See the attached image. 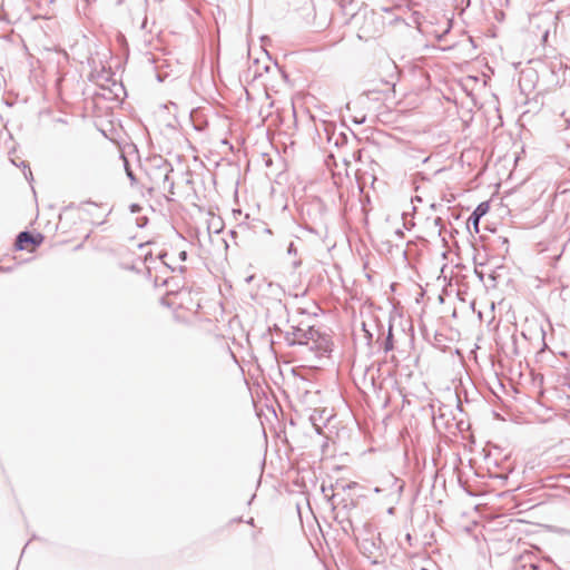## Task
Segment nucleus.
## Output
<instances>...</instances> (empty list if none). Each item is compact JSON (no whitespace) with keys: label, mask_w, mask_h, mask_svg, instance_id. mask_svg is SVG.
Wrapping results in <instances>:
<instances>
[{"label":"nucleus","mask_w":570,"mask_h":570,"mask_svg":"<svg viewBox=\"0 0 570 570\" xmlns=\"http://www.w3.org/2000/svg\"><path fill=\"white\" fill-rule=\"evenodd\" d=\"M239 523H240V521H233V522H230V523H229V531H230V532H235V531H234V527H235V525H238Z\"/></svg>","instance_id":"9"},{"label":"nucleus","mask_w":570,"mask_h":570,"mask_svg":"<svg viewBox=\"0 0 570 570\" xmlns=\"http://www.w3.org/2000/svg\"><path fill=\"white\" fill-rule=\"evenodd\" d=\"M171 254H177L179 256L180 262H184L186 259L185 250H176L171 248Z\"/></svg>","instance_id":"7"},{"label":"nucleus","mask_w":570,"mask_h":570,"mask_svg":"<svg viewBox=\"0 0 570 570\" xmlns=\"http://www.w3.org/2000/svg\"><path fill=\"white\" fill-rule=\"evenodd\" d=\"M122 268L124 269H135V266L134 265H129V264H124Z\"/></svg>","instance_id":"10"},{"label":"nucleus","mask_w":570,"mask_h":570,"mask_svg":"<svg viewBox=\"0 0 570 570\" xmlns=\"http://www.w3.org/2000/svg\"><path fill=\"white\" fill-rule=\"evenodd\" d=\"M481 216H476L475 214L472 213L471 217H470V220H472L473 223V226H474V229L478 232L479 230V220H480Z\"/></svg>","instance_id":"6"},{"label":"nucleus","mask_w":570,"mask_h":570,"mask_svg":"<svg viewBox=\"0 0 570 570\" xmlns=\"http://www.w3.org/2000/svg\"><path fill=\"white\" fill-rule=\"evenodd\" d=\"M179 321H185V317L180 316L179 314L176 316Z\"/></svg>","instance_id":"11"},{"label":"nucleus","mask_w":570,"mask_h":570,"mask_svg":"<svg viewBox=\"0 0 570 570\" xmlns=\"http://www.w3.org/2000/svg\"><path fill=\"white\" fill-rule=\"evenodd\" d=\"M422 570H428V569L423 568Z\"/></svg>","instance_id":"13"},{"label":"nucleus","mask_w":570,"mask_h":570,"mask_svg":"<svg viewBox=\"0 0 570 570\" xmlns=\"http://www.w3.org/2000/svg\"><path fill=\"white\" fill-rule=\"evenodd\" d=\"M246 527L250 530V534H252V535H254V532H253V528H254L253 519H250V520L246 523Z\"/></svg>","instance_id":"8"},{"label":"nucleus","mask_w":570,"mask_h":570,"mask_svg":"<svg viewBox=\"0 0 570 570\" xmlns=\"http://www.w3.org/2000/svg\"><path fill=\"white\" fill-rule=\"evenodd\" d=\"M548 39V32H546V35L543 36V41L546 42Z\"/></svg>","instance_id":"12"},{"label":"nucleus","mask_w":570,"mask_h":570,"mask_svg":"<svg viewBox=\"0 0 570 570\" xmlns=\"http://www.w3.org/2000/svg\"><path fill=\"white\" fill-rule=\"evenodd\" d=\"M394 69H395V66H393V65H389L385 67V71L390 73V78H391V79H384V82L387 86L391 85L392 87H394V82L392 81Z\"/></svg>","instance_id":"5"},{"label":"nucleus","mask_w":570,"mask_h":570,"mask_svg":"<svg viewBox=\"0 0 570 570\" xmlns=\"http://www.w3.org/2000/svg\"><path fill=\"white\" fill-rule=\"evenodd\" d=\"M191 301V296L189 292H179L175 295L168 294L164 297L163 302L167 306H173L175 304L181 305L184 302Z\"/></svg>","instance_id":"2"},{"label":"nucleus","mask_w":570,"mask_h":570,"mask_svg":"<svg viewBox=\"0 0 570 570\" xmlns=\"http://www.w3.org/2000/svg\"><path fill=\"white\" fill-rule=\"evenodd\" d=\"M45 240V236L40 233L31 234L29 232H21L16 239V250H26L33 253Z\"/></svg>","instance_id":"1"},{"label":"nucleus","mask_w":570,"mask_h":570,"mask_svg":"<svg viewBox=\"0 0 570 570\" xmlns=\"http://www.w3.org/2000/svg\"><path fill=\"white\" fill-rule=\"evenodd\" d=\"M490 209V205L488 202H483L481 204H479V206L475 208V210L473 212V214H475L476 216H484Z\"/></svg>","instance_id":"4"},{"label":"nucleus","mask_w":570,"mask_h":570,"mask_svg":"<svg viewBox=\"0 0 570 570\" xmlns=\"http://www.w3.org/2000/svg\"><path fill=\"white\" fill-rule=\"evenodd\" d=\"M168 255H169V254H168L167 252H165V253H160V254H159V258H160L161 263H163L165 266H167L168 268H170L171 271L177 269V261H176V259H173V258L167 259V258H168Z\"/></svg>","instance_id":"3"}]
</instances>
